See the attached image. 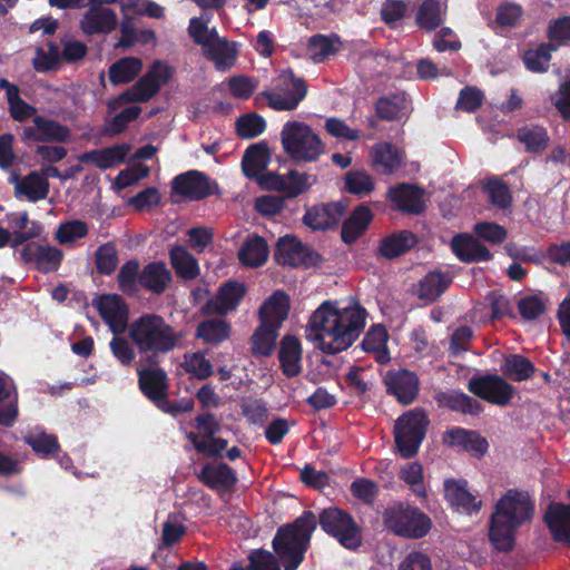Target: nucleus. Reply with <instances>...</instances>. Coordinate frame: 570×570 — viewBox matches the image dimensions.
Instances as JSON below:
<instances>
[{
	"mask_svg": "<svg viewBox=\"0 0 570 570\" xmlns=\"http://www.w3.org/2000/svg\"><path fill=\"white\" fill-rule=\"evenodd\" d=\"M367 313L354 301H325L311 315L306 340L326 354L347 350L360 336Z\"/></svg>",
	"mask_w": 570,
	"mask_h": 570,
	"instance_id": "1",
	"label": "nucleus"
},
{
	"mask_svg": "<svg viewBox=\"0 0 570 570\" xmlns=\"http://www.w3.org/2000/svg\"><path fill=\"white\" fill-rule=\"evenodd\" d=\"M533 514V503L525 492L510 490L497 503L491 518L490 540L500 551L513 547L514 531L529 521Z\"/></svg>",
	"mask_w": 570,
	"mask_h": 570,
	"instance_id": "2",
	"label": "nucleus"
},
{
	"mask_svg": "<svg viewBox=\"0 0 570 570\" xmlns=\"http://www.w3.org/2000/svg\"><path fill=\"white\" fill-rule=\"evenodd\" d=\"M316 529V518L313 512H304L294 523L281 528L274 540L273 548L284 563L285 570H296L304 559Z\"/></svg>",
	"mask_w": 570,
	"mask_h": 570,
	"instance_id": "3",
	"label": "nucleus"
},
{
	"mask_svg": "<svg viewBox=\"0 0 570 570\" xmlns=\"http://www.w3.org/2000/svg\"><path fill=\"white\" fill-rule=\"evenodd\" d=\"M129 336L140 352L153 354L173 351L183 338L181 333L156 314L134 321L129 326Z\"/></svg>",
	"mask_w": 570,
	"mask_h": 570,
	"instance_id": "4",
	"label": "nucleus"
},
{
	"mask_svg": "<svg viewBox=\"0 0 570 570\" xmlns=\"http://www.w3.org/2000/svg\"><path fill=\"white\" fill-rule=\"evenodd\" d=\"M279 137L283 151L295 163H315L325 154L323 139L304 121L285 122Z\"/></svg>",
	"mask_w": 570,
	"mask_h": 570,
	"instance_id": "5",
	"label": "nucleus"
},
{
	"mask_svg": "<svg viewBox=\"0 0 570 570\" xmlns=\"http://www.w3.org/2000/svg\"><path fill=\"white\" fill-rule=\"evenodd\" d=\"M174 69L163 61H155L145 76L132 87L107 102L110 112L129 102H146L173 77Z\"/></svg>",
	"mask_w": 570,
	"mask_h": 570,
	"instance_id": "6",
	"label": "nucleus"
},
{
	"mask_svg": "<svg viewBox=\"0 0 570 570\" xmlns=\"http://www.w3.org/2000/svg\"><path fill=\"white\" fill-rule=\"evenodd\" d=\"M383 520L393 533L410 539H421L432 528V521L425 513L416 507L401 502L387 508Z\"/></svg>",
	"mask_w": 570,
	"mask_h": 570,
	"instance_id": "7",
	"label": "nucleus"
},
{
	"mask_svg": "<svg viewBox=\"0 0 570 570\" xmlns=\"http://www.w3.org/2000/svg\"><path fill=\"white\" fill-rule=\"evenodd\" d=\"M426 417L423 412L410 411L395 423L396 446L404 458L414 455L424 438Z\"/></svg>",
	"mask_w": 570,
	"mask_h": 570,
	"instance_id": "8",
	"label": "nucleus"
},
{
	"mask_svg": "<svg viewBox=\"0 0 570 570\" xmlns=\"http://www.w3.org/2000/svg\"><path fill=\"white\" fill-rule=\"evenodd\" d=\"M320 524L322 529L336 538L347 548L355 549L361 543V534L352 517L337 508H328L321 512Z\"/></svg>",
	"mask_w": 570,
	"mask_h": 570,
	"instance_id": "9",
	"label": "nucleus"
},
{
	"mask_svg": "<svg viewBox=\"0 0 570 570\" xmlns=\"http://www.w3.org/2000/svg\"><path fill=\"white\" fill-rule=\"evenodd\" d=\"M277 91L266 95L268 105L274 110H292L306 95V87L291 71H283L277 79Z\"/></svg>",
	"mask_w": 570,
	"mask_h": 570,
	"instance_id": "10",
	"label": "nucleus"
},
{
	"mask_svg": "<svg viewBox=\"0 0 570 570\" xmlns=\"http://www.w3.org/2000/svg\"><path fill=\"white\" fill-rule=\"evenodd\" d=\"M470 391L476 396L499 406L512 400L514 389L498 375H488L470 381Z\"/></svg>",
	"mask_w": 570,
	"mask_h": 570,
	"instance_id": "11",
	"label": "nucleus"
},
{
	"mask_svg": "<svg viewBox=\"0 0 570 570\" xmlns=\"http://www.w3.org/2000/svg\"><path fill=\"white\" fill-rule=\"evenodd\" d=\"M92 305L112 333L125 331L128 322V311L122 299L116 294H106L94 299Z\"/></svg>",
	"mask_w": 570,
	"mask_h": 570,
	"instance_id": "12",
	"label": "nucleus"
},
{
	"mask_svg": "<svg viewBox=\"0 0 570 570\" xmlns=\"http://www.w3.org/2000/svg\"><path fill=\"white\" fill-rule=\"evenodd\" d=\"M404 159V150L387 141L377 142L370 148V164L383 175L395 173L402 167Z\"/></svg>",
	"mask_w": 570,
	"mask_h": 570,
	"instance_id": "13",
	"label": "nucleus"
},
{
	"mask_svg": "<svg viewBox=\"0 0 570 570\" xmlns=\"http://www.w3.org/2000/svg\"><path fill=\"white\" fill-rule=\"evenodd\" d=\"M22 137L26 140L66 142L70 139V132L67 127L38 116L31 126L23 129Z\"/></svg>",
	"mask_w": 570,
	"mask_h": 570,
	"instance_id": "14",
	"label": "nucleus"
},
{
	"mask_svg": "<svg viewBox=\"0 0 570 570\" xmlns=\"http://www.w3.org/2000/svg\"><path fill=\"white\" fill-rule=\"evenodd\" d=\"M87 3H90V8L81 20L85 33L109 32L116 27L117 18L111 9L98 0H90Z\"/></svg>",
	"mask_w": 570,
	"mask_h": 570,
	"instance_id": "15",
	"label": "nucleus"
},
{
	"mask_svg": "<svg viewBox=\"0 0 570 570\" xmlns=\"http://www.w3.org/2000/svg\"><path fill=\"white\" fill-rule=\"evenodd\" d=\"M385 384L387 391L403 404L411 403L417 394V377L406 370L389 372L385 376Z\"/></svg>",
	"mask_w": 570,
	"mask_h": 570,
	"instance_id": "16",
	"label": "nucleus"
},
{
	"mask_svg": "<svg viewBox=\"0 0 570 570\" xmlns=\"http://www.w3.org/2000/svg\"><path fill=\"white\" fill-rule=\"evenodd\" d=\"M173 189L190 199H202L213 193V186L208 178L196 170L177 176L174 179Z\"/></svg>",
	"mask_w": 570,
	"mask_h": 570,
	"instance_id": "17",
	"label": "nucleus"
},
{
	"mask_svg": "<svg viewBox=\"0 0 570 570\" xmlns=\"http://www.w3.org/2000/svg\"><path fill=\"white\" fill-rule=\"evenodd\" d=\"M246 293L244 284L228 281L219 286L217 294L208 303V307L220 315L235 311Z\"/></svg>",
	"mask_w": 570,
	"mask_h": 570,
	"instance_id": "18",
	"label": "nucleus"
},
{
	"mask_svg": "<svg viewBox=\"0 0 570 570\" xmlns=\"http://www.w3.org/2000/svg\"><path fill=\"white\" fill-rule=\"evenodd\" d=\"M278 360L282 372L287 377L297 376L303 368V348L299 340L285 335L279 344Z\"/></svg>",
	"mask_w": 570,
	"mask_h": 570,
	"instance_id": "19",
	"label": "nucleus"
},
{
	"mask_svg": "<svg viewBox=\"0 0 570 570\" xmlns=\"http://www.w3.org/2000/svg\"><path fill=\"white\" fill-rule=\"evenodd\" d=\"M443 442L449 446L461 448L473 456H482L489 449L488 441L474 431L452 429L444 433Z\"/></svg>",
	"mask_w": 570,
	"mask_h": 570,
	"instance_id": "20",
	"label": "nucleus"
},
{
	"mask_svg": "<svg viewBox=\"0 0 570 570\" xmlns=\"http://www.w3.org/2000/svg\"><path fill=\"white\" fill-rule=\"evenodd\" d=\"M387 198L405 213L417 214L424 208L423 191L410 184H400L387 190Z\"/></svg>",
	"mask_w": 570,
	"mask_h": 570,
	"instance_id": "21",
	"label": "nucleus"
},
{
	"mask_svg": "<svg viewBox=\"0 0 570 570\" xmlns=\"http://www.w3.org/2000/svg\"><path fill=\"white\" fill-rule=\"evenodd\" d=\"M288 312L289 297L283 291H276L259 307V321L279 328Z\"/></svg>",
	"mask_w": 570,
	"mask_h": 570,
	"instance_id": "22",
	"label": "nucleus"
},
{
	"mask_svg": "<svg viewBox=\"0 0 570 570\" xmlns=\"http://www.w3.org/2000/svg\"><path fill=\"white\" fill-rule=\"evenodd\" d=\"M345 207L341 203L315 206L304 215V223L312 229H327L338 224Z\"/></svg>",
	"mask_w": 570,
	"mask_h": 570,
	"instance_id": "23",
	"label": "nucleus"
},
{
	"mask_svg": "<svg viewBox=\"0 0 570 570\" xmlns=\"http://www.w3.org/2000/svg\"><path fill=\"white\" fill-rule=\"evenodd\" d=\"M6 217L13 240L12 247L38 237L42 232L41 225L37 222H30L26 212L10 213Z\"/></svg>",
	"mask_w": 570,
	"mask_h": 570,
	"instance_id": "24",
	"label": "nucleus"
},
{
	"mask_svg": "<svg viewBox=\"0 0 570 570\" xmlns=\"http://www.w3.org/2000/svg\"><path fill=\"white\" fill-rule=\"evenodd\" d=\"M307 248L292 235L281 237L276 244L275 259L281 265L299 266L306 263Z\"/></svg>",
	"mask_w": 570,
	"mask_h": 570,
	"instance_id": "25",
	"label": "nucleus"
},
{
	"mask_svg": "<svg viewBox=\"0 0 570 570\" xmlns=\"http://www.w3.org/2000/svg\"><path fill=\"white\" fill-rule=\"evenodd\" d=\"M445 499L459 510L470 512L479 510L481 501L468 490V483L463 480H449L444 483Z\"/></svg>",
	"mask_w": 570,
	"mask_h": 570,
	"instance_id": "26",
	"label": "nucleus"
},
{
	"mask_svg": "<svg viewBox=\"0 0 570 570\" xmlns=\"http://www.w3.org/2000/svg\"><path fill=\"white\" fill-rule=\"evenodd\" d=\"M130 150V145L120 144L101 150L82 154L79 156V160L83 163H91L101 169H107L121 164Z\"/></svg>",
	"mask_w": 570,
	"mask_h": 570,
	"instance_id": "27",
	"label": "nucleus"
},
{
	"mask_svg": "<svg viewBox=\"0 0 570 570\" xmlns=\"http://www.w3.org/2000/svg\"><path fill=\"white\" fill-rule=\"evenodd\" d=\"M451 248L454 255L462 262L488 261L490 252L475 238L468 234H460L452 238Z\"/></svg>",
	"mask_w": 570,
	"mask_h": 570,
	"instance_id": "28",
	"label": "nucleus"
},
{
	"mask_svg": "<svg viewBox=\"0 0 570 570\" xmlns=\"http://www.w3.org/2000/svg\"><path fill=\"white\" fill-rule=\"evenodd\" d=\"M271 161V153L265 144L249 146L243 156L242 168L249 178H258Z\"/></svg>",
	"mask_w": 570,
	"mask_h": 570,
	"instance_id": "29",
	"label": "nucleus"
},
{
	"mask_svg": "<svg viewBox=\"0 0 570 570\" xmlns=\"http://www.w3.org/2000/svg\"><path fill=\"white\" fill-rule=\"evenodd\" d=\"M389 333L382 325L372 326L362 341V348L366 353L374 355L381 364H386L391 360L387 348Z\"/></svg>",
	"mask_w": 570,
	"mask_h": 570,
	"instance_id": "30",
	"label": "nucleus"
},
{
	"mask_svg": "<svg viewBox=\"0 0 570 570\" xmlns=\"http://www.w3.org/2000/svg\"><path fill=\"white\" fill-rule=\"evenodd\" d=\"M12 183L14 184L16 194L24 196L30 202L45 199L49 193L48 179L38 171L30 173L23 179L14 177Z\"/></svg>",
	"mask_w": 570,
	"mask_h": 570,
	"instance_id": "31",
	"label": "nucleus"
},
{
	"mask_svg": "<svg viewBox=\"0 0 570 570\" xmlns=\"http://www.w3.org/2000/svg\"><path fill=\"white\" fill-rule=\"evenodd\" d=\"M139 385L144 394L161 406L166 395V373L160 368L139 371Z\"/></svg>",
	"mask_w": 570,
	"mask_h": 570,
	"instance_id": "32",
	"label": "nucleus"
},
{
	"mask_svg": "<svg viewBox=\"0 0 570 570\" xmlns=\"http://www.w3.org/2000/svg\"><path fill=\"white\" fill-rule=\"evenodd\" d=\"M237 52L235 43L220 37L203 50V53L214 62L218 70L232 68L236 61Z\"/></svg>",
	"mask_w": 570,
	"mask_h": 570,
	"instance_id": "33",
	"label": "nucleus"
},
{
	"mask_svg": "<svg viewBox=\"0 0 570 570\" xmlns=\"http://www.w3.org/2000/svg\"><path fill=\"white\" fill-rule=\"evenodd\" d=\"M416 237L409 230H400L385 236L380 244L379 252L385 258H395L405 254L416 245Z\"/></svg>",
	"mask_w": 570,
	"mask_h": 570,
	"instance_id": "34",
	"label": "nucleus"
},
{
	"mask_svg": "<svg viewBox=\"0 0 570 570\" xmlns=\"http://www.w3.org/2000/svg\"><path fill=\"white\" fill-rule=\"evenodd\" d=\"M0 89L6 91V98L10 116L19 122H23L36 114V108L20 97V90L7 79H0Z\"/></svg>",
	"mask_w": 570,
	"mask_h": 570,
	"instance_id": "35",
	"label": "nucleus"
},
{
	"mask_svg": "<svg viewBox=\"0 0 570 570\" xmlns=\"http://www.w3.org/2000/svg\"><path fill=\"white\" fill-rule=\"evenodd\" d=\"M373 214L367 206H358L343 223L342 239L346 244L354 243L368 227Z\"/></svg>",
	"mask_w": 570,
	"mask_h": 570,
	"instance_id": "36",
	"label": "nucleus"
},
{
	"mask_svg": "<svg viewBox=\"0 0 570 570\" xmlns=\"http://www.w3.org/2000/svg\"><path fill=\"white\" fill-rule=\"evenodd\" d=\"M269 254V248L264 238L259 236H250L243 244L238 252L240 263L247 267H258L263 265Z\"/></svg>",
	"mask_w": 570,
	"mask_h": 570,
	"instance_id": "37",
	"label": "nucleus"
},
{
	"mask_svg": "<svg viewBox=\"0 0 570 570\" xmlns=\"http://www.w3.org/2000/svg\"><path fill=\"white\" fill-rule=\"evenodd\" d=\"M170 281V271L164 263H150L139 275L140 284L154 293L164 292Z\"/></svg>",
	"mask_w": 570,
	"mask_h": 570,
	"instance_id": "38",
	"label": "nucleus"
},
{
	"mask_svg": "<svg viewBox=\"0 0 570 570\" xmlns=\"http://www.w3.org/2000/svg\"><path fill=\"white\" fill-rule=\"evenodd\" d=\"M200 479L205 484L215 490H228L236 478L230 468L225 464H209L202 470Z\"/></svg>",
	"mask_w": 570,
	"mask_h": 570,
	"instance_id": "39",
	"label": "nucleus"
},
{
	"mask_svg": "<svg viewBox=\"0 0 570 570\" xmlns=\"http://www.w3.org/2000/svg\"><path fill=\"white\" fill-rule=\"evenodd\" d=\"M452 278L440 272L429 273L421 282L417 296L425 302L438 299L448 288Z\"/></svg>",
	"mask_w": 570,
	"mask_h": 570,
	"instance_id": "40",
	"label": "nucleus"
},
{
	"mask_svg": "<svg viewBox=\"0 0 570 570\" xmlns=\"http://www.w3.org/2000/svg\"><path fill=\"white\" fill-rule=\"evenodd\" d=\"M229 324L222 318H210L198 324L196 336L208 344H218L229 337Z\"/></svg>",
	"mask_w": 570,
	"mask_h": 570,
	"instance_id": "41",
	"label": "nucleus"
},
{
	"mask_svg": "<svg viewBox=\"0 0 570 570\" xmlns=\"http://www.w3.org/2000/svg\"><path fill=\"white\" fill-rule=\"evenodd\" d=\"M27 252L32 255L38 268L46 273L56 271L62 259V253L51 246L31 244L27 247Z\"/></svg>",
	"mask_w": 570,
	"mask_h": 570,
	"instance_id": "42",
	"label": "nucleus"
},
{
	"mask_svg": "<svg viewBox=\"0 0 570 570\" xmlns=\"http://www.w3.org/2000/svg\"><path fill=\"white\" fill-rule=\"evenodd\" d=\"M141 69L142 61L139 58H121L109 68V79L115 85L127 83L131 81Z\"/></svg>",
	"mask_w": 570,
	"mask_h": 570,
	"instance_id": "43",
	"label": "nucleus"
},
{
	"mask_svg": "<svg viewBox=\"0 0 570 570\" xmlns=\"http://www.w3.org/2000/svg\"><path fill=\"white\" fill-rule=\"evenodd\" d=\"M170 261L179 277L191 279L199 274V266L195 257L180 246L170 250Z\"/></svg>",
	"mask_w": 570,
	"mask_h": 570,
	"instance_id": "44",
	"label": "nucleus"
},
{
	"mask_svg": "<svg viewBox=\"0 0 570 570\" xmlns=\"http://www.w3.org/2000/svg\"><path fill=\"white\" fill-rule=\"evenodd\" d=\"M278 330L275 326L261 322V325L252 336L253 352L262 356L271 355L275 347Z\"/></svg>",
	"mask_w": 570,
	"mask_h": 570,
	"instance_id": "45",
	"label": "nucleus"
},
{
	"mask_svg": "<svg viewBox=\"0 0 570 570\" xmlns=\"http://www.w3.org/2000/svg\"><path fill=\"white\" fill-rule=\"evenodd\" d=\"M345 188L348 193L365 196L375 189L374 178L365 170H350L344 177Z\"/></svg>",
	"mask_w": 570,
	"mask_h": 570,
	"instance_id": "46",
	"label": "nucleus"
},
{
	"mask_svg": "<svg viewBox=\"0 0 570 570\" xmlns=\"http://www.w3.org/2000/svg\"><path fill=\"white\" fill-rule=\"evenodd\" d=\"M501 371L514 381H523L532 375L534 366L528 358L514 354L505 358L501 366Z\"/></svg>",
	"mask_w": 570,
	"mask_h": 570,
	"instance_id": "47",
	"label": "nucleus"
},
{
	"mask_svg": "<svg viewBox=\"0 0 570 570\" xmlns=\"http://www.w3.org/2000/svg\"><path fill=\"white\" fill-rule=\"evenodd\" d=\"M400 479L417 495L424 497L425 483L423 468L419 462H409L400 468Z\"/></svg>",
	"mask_w": 570,
	"mask_h": 570,
	"instance_id": "48",
	"label": "nucleus"
},
{
	"mask_svg": "<svg viewBox=\"0 0 570 570\" xmlns=\"http://www.w3.org/2000/svg\"><path fill=\"white\" fill-rule=\"evenodd\" d=\"M444 8L434 0H425L419 10L416 21L421 28L432 30L441 24L444 16Z\"/></svg>",
	"mask_w": 570,
	"mask_h": 570,
	"instance_id": "49",
	"label": "nucleus"
},
{
	"mask_svg": "<svg viewBox=\"0 0 570 570\" xmlns=\"http://www.w3.org/2000/svg\"><path fill=\"white\" fill-rule=\"evenodd\" d=\"M406 110L407 101L403 95L382 98L376 104V112L379 117L386 120L399 119L405 115Z\"/></svg>",
	"mask_w": 570,
	"mask_h": 570,
	"instance_id": "50",
	"label": "nucleus"
},
{
	"mask_svg": "<svg viewBox=\"0 0 570 570\" xmlns=\"http://www.w3.org/2000/svg\"><path fill=\"white\" fill-rule=\"evenodd\" d=\"M554 45H540L524 53L525 67L532 72H543L549 68L551 51H554Z\"/></svg>",
	"mask_w": 570,
	"mask_h": 570,
	"instance_id": "51",
	"label": "nucleus"
},
{
	"mask_svg": "<svg viewBox=\"0 0 570 570\" xmlns=\"http://www.w3.org/2000/svg\"><path fill=\"white\" fill-rule=\"evenodd\" d=\"M188 32L203 50L219 37L214 28L208 27V20L204 18L190 19Z\"/></svg>",
	"mask_w": 570,
	"mask_h": 570,
	"instance_id": "52",
	"label": "nucleus"
},
{
	"mask_svg": "<svg viewBox=\"0 0 570 570\" xmlns=\"http://www.w3.org/2000/svg\"><path fill=\"white\" fill-rule=\"evenodd\" d=\"M183 365L186 372L198 380H205L213 373L212 363L200 352L186 354Z\"/></svg>",
	"mask_w": 570,
	"mask_h": 570,
	"instance_id": "53",
	"label": "nucleus"
},
{
	"mask_svg": "<svg viewBox=\"0 0 570 570\" xmlns=\"http://www.w3.org/2000/svg\"><path fill=\"white\" fill-rule=\"evenodd\" d=\"M149 175V167L144 164L132 165L121 170L115 178L112 186L117 191L137 184Z\"/></svg>",
	"mask_w": 570,
	"mask_h": 570,
	"instance_id": "54",
	"label": "nucleus"
},
{
	"mask_svg": "<svg viewBox=\"0 0 570 570\" xmlns=\"http://www.w3.org/2000/svg\"><path fill=\"white\" fill-rule=\"evenodd\" d=\"M546 305L547 301L542 294H532L519 299L518 309L524 320L531 321L543 314Z\"/></svg>",
	"mask_w": 570,
	"mask_h": 570,
	"instance_id": "55",
	"label": "nucleus"
},
{
	"mask_svg": "<svg viewBox=\"0 0 570 570\" xmlns=\"http://www.w3.org/2000/svg\"><path fill=\"white\" fill-rule=\"evenodd\" d=\"M325 131L338 139L345 141H354L361 138V131L350 127L343 119L330 117L324 124Z\"/></svg>",
	"mask_w": 570,
	"mask_h": 570,
	"instance_id": "56",
	"label": "nucleus"
},
{
	"mask_svg": "<svg viewBox=\"0 0 570 570\" xmlns=\"http://www.w3.org/2000/svg\"><path fill=\"white\" fill-rule=\"evenodd\" d=\"M88 233V226L81 220H70L60 224L57 232L56 238L60 244H70L80 238H83Z\"/></svg>",
	"mask_w": 570,
	"mask_h": 570,
	"instance_id": "57",
	"label": "nucleus"
},
{
	"mask_svg": "<svg viewBox=\"0 0 570 570\" xmlns=\"http://www.w3.org/2000/svg\"><path fill=\"white\" fill-rule=\"evenodd\" d=\"M24 440L37 454L42 456H46L58 449L56 438L42 431H33L26 435Z\"/></svg>",
	"mask_w": 570,
	"mask_h": 570,
	"instance_id": "58",
	"label": "nucleus"
},
{
	"mask_svg": "<svg viewBox=\"0 0 570 570\" xmlns=\"http://www.w3.org/2000/svg\"><path fill=\"white\" fill-rule=\"evenodd\" d=\"M266 128L263 117L249 114L238 118L236 122L237 134L243 138H254L261 135Z\"/></svg>",
	"mask_w": 570,
	"mask_h": 570,
	"instance_id": "59",
	"label": "nucleus"
},
{
	"mask_svg": "<svg viewBox=\"0 0 570 570\" xmlns=\"http://www.w3.org/2000/svg\"><path fill=\"white\" fill-rule=\"evenodd\" d=\"M141 114L139 106H130L125 108L122 111L114 116L106 124V132L109 135H118L122 132L127 125L136 120Z\"/></svg>",
	"mask_w": 570,
	"mask_h": 570,
	"instance_id": "60",
	"label": "nucleus"
},
{
	"mask_svg": "<svg viewBox=\"0 0 570 570\" xmlns=\"http://www.w3.org/2000/svg\"><path fill=\"white\" fill-rule=\"evenodd\" d=\"M519 139L529 151H540L548 144L547 131L541 127L522 128L519 131Z\"/></svg>",
	"mask_w": 570,
	"mask_h": 570,
	"instance_id": "61",
	"label": "nucleus"
},
{
	"mask_svg": "<svg viewBox=\"0 0 570 570\" xmlns=\"http://www.w3.org/2000/svg\"><path fill=\"white\" fill-rule=\"evenodd\" d=\"M155 40V32L149 29L135 30L129 21L121 22V39L119 46L131 47L136 43H149Z\"/></svg>",
	"mask_w": 570,
	"mask_h": 570,
	"instance_id": "62",
	"label": "nucleus"
},
{
	"mask_svg": "<svg viewBox=\"0 0 570 570\" xmlns=\"http://www.w3.org/2000/svg\"><path fill=\"white\" fill-rule=\"evenodd\" d=\"M484 191L492 205L505 208L511 203L508 187L498 179H489L484 185Z\"/></svg>",
	"mask_w": 570,
	"mask_h": 570,
	"instance_id": "63",
	"label": "nucleus"
},
{
	"mask_svg": "<svg viewBox=\"0 0 570 570\" xmlns=\"http://www.w3.org/2000/svg\"><path fill=\"white\" fill-rule=\"evenodd\" d=\"M550 45L562 46L570 41V17H562L553 20L548 30Z\"/></svg>",
	"mask_w": 570,
	"mask_h": 570,
	"instance_id": "64",
	"label": "nucleus"
}]
</instances>
